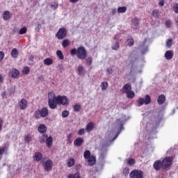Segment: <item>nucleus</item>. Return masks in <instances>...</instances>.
<instances>
[{
    "label": "nucleus",
    "mask_w": 178,
    "mask_h": 178,
    "mask_svg": "<svg viewBox=\"0 0 178 178\" xmlns=\"http://www.w3.org/2000/svg\"><path fill=\"white\" fill-rule=\"evenodd\" d=\"M69 99L65 95L54 96L53 98H49L48 100L50 109H56L58 105H69Z\"/></svg>",
    "instance_id": "1"
},
{
    "label": "nucleus",
    "mask_w": 178,
    "mask_h": 178,
    "mask_svg": "<svg viewBox=\"0 0 178 178\" xmlns=\"http://www.w3.org/2000/svg\"><path fill=\"white\" fill-rule=\"evenodd\" d=\"M70 55H72V56L76 55L78 59L83 60L87 58V50H86L84 47L80 46L77 49H76V48L72 49L70 50Z\"/></svg>",
    "instance_id": "2"
},
{
    "label": "nucleus",
    "mask_w": 178,
    "mask_h": 178,
    "mask_svg": "<svg viewBox=\"0 0 178 178\" xmlns=\"http://www.w3.org/2000/svg\"><path fill=\"white\" fill-rule=\"evenodd\" d=\"M48 115H49V111H48L47 107H44L41 110H36L34 113V116L36 119H40V118H47Z\"/></svg>",
    "instance_id": "3"
},
{
    "label": "nucleus",
    "mask_w": 178,
    "mask_h": 178,
    "mask_svg": "<svg viewBox=\"0 0 178 178\" xmlns=\"http://www.w3.org/2000/svg\"><path fill=\"white\" fill-rule=\"evenodd\" d=\"M148 105L149 104H151V97L149 96V95H147L145 96V98H143L140 97L139 98V99L138 100V106H143V105Z\"/></svg>",
    "instance_id": "4"
},
{
    "label": "nucleus",
    "mask_w": 178,
    "mask_h": 178,
    "mask_svg": "<svg viewBox=\"0 0 178 178\" xmlns=\"http://www.w3.org/2000/svg\"><path fill=\"white\" fill-rule=\"evenodd\" d=\"M130 178H144V172L140 170H134L129 174Z\"/></svg>",
    "instance_id": "5"
},
{
    "label": "nucleus",
    "mask_w": 178,
    "mask_h": 178,
    "mask_svg": "<svg viewBox=\"0 0 178 178\" xmlns=\"http://www.w3.org/2000/svg\"><path fill=\"white\" fill-rule=\"evenodd\" d=\"M162 163L163 169H168L169 166H172V163H173V158L172 156H166L163 159Z\"/></svg>",
    "instance_id": "6"
},
{
    "label": "nucleus",
    "mask_w": 178,
    "mask_h": 178,
    "mask_svg": "<svg viewBox=\"0 0 178 178\" xmlns=\"http://www.w3.org/2000/svg\"><path fill=\"white\" fill-rule=\"evenodd\" d=\"M66 35H67V31H66L65 28L59 29L56 34V37L58 38V40H63Z\"/></svg>",
    "instance_id": "7"
},
{
    "label": "nucleus",
    "mask_w": 178,
    "mask_h": 178,
    "mask_svg": "<svg viewBox=\"0 0 178 178\" xmlns=\"http://www.w3.org/2000/svg\"><path fill=\"white\" fill-rule=\"evenodd\" d=\"M8 76H11L13 79H17L20 76V72L16 68H13L9 71Z\"/></svg>",
    "instance_id": "8"
},
{
    "label": "nucleus",
    "mask_w": 178,
    "mask_h": 178,
    "mask_svg": "<svg viewBox=\"0 0 178 178\" xmlns=\"http://www.w3.org/2000/svg\"><path fill=\"white\" fill-rule=\"evenodd\" d=\"M54 165V163L52 162V160L48 159L45 163H44V170L46 172H49V170H52V165Z\"/></svg>",
    "instance_id": "9"
},
{
    "label": "nucleus",
    "mask_w": 178,
    "mask_h": 178,
    "mask_svg": "<svg viewBox=\"0 0 178 178\" xmlns=\"http://www.w3.org/2000/svg\"><path fill=\"white\" fill-rule=\"evenodd\" d=\"M154 169H155L156 170H161V169H164L163 168V163H162V161L157 160L156 161L154 164Z\"/></svg>",
    "instance_id": "10"
},
{
    "label": "nucleus",
    "mask_w": 178,
    "mask_h": 178,
    "mask_svg": "<svg viewBox=\"0 0 178 178\" xmlns=\"http://www.w3.org/2000/svg\"><path fill=\"white\" fill-rule=\"evenodd\" d=\"M47 130H48V128L47 127V125H45V124H40L38 127V131L41 134L47 133Z\"/></svg>",
    "instance_id": "11"
},
{
    "label": "nucleus",
    "mask_w": 178,
    "mask_h": 178,
    "mask_svg": "<svg viewBox=\"0 0 178 178\" xmlns=\"http://www.w3.org/2000/svg\"><path fill=\"white\" fill-rule=\"evenodd\" d=\"M19 108L24 111V109H26L27 108V100L25 99H22L20 102H19Z\"/></svg>",
    "instance_id": "12"
},
{
    "label": "nucleus",
    "mask_w": 178,
    "mask_h": 178,
    "mask_svg": "<svg viewBox=\"0 0 178 178\" xmlns=\"http://www.w3.org/2000/svg\"><path fill=\"white\" fill-rule=\"evenodd\" d=\"M83 143H84V139L79 137L74 140V145H75V147H81V145H83Z\"/></svg>",
    "instance_id": "13"
},
{
    "label": "nucleus",
    "mask_w": 178,
    "mask_h": 178,
    "mask_svg": "<svg viewBox=\"0 0 178 178\" xmlns=\"http://www.w3.org/2000/svg\"><path fill=\"white\" fill-rule=\"evenodd\" d=\"M95 124L92 122H90L89 123H88L86 124V130L88 133H91V131H92V130H94V127H95Z\"/></svg>",
    "instance_id": "14"
},
{
    "label": "nucleus",
    "mask_w": 178,
    "mask_h": 178,
    "mask_svg": "<svg viewBox=\"0 0 178 178\" xmlns=\"http://www.w3.org/2000/svg\"><path fill=\"white\" fill-rule=\"evenodd\" d=\"M173 51L172 50H168L165 53V58L167 59V60H170V59L173 58Z\"/></svg>",
    "instance_id": "15"
},
{
    "label": "nucleus",
    "mask_w": 178,
    "mask_h": 178,
    "mask_svg": "<svg viewBox=\"0 0 178 178\" xmlns=\"http://www.w3.org/2000/svg\"><path fill=\"white\" fill-rule=\"evenodd\" d=\"M87 159H88V164L89 166H94V165H95V162H97L95 156H91Z\"/></svg>",
    "instance_id": "16"
},
{
    "label": "nucleus",
    "mask_w": 178,
    "mask_h": 178,
    "mask_svg": "<svg viewBox=\"0 0 178 178\" xmlns=\"http://www.w3.org/2000/svg\"><path fill=\"white\" fill-rule=\"evenodd\" d=\"M130 91H131V86L130 84L127 83L122 87V92L124 94H127V92Z\"/></svg>",
    "instance_id": "17"
},
{
    "label": "nucleus",
    "mask_w": 178,
    "mask_h": 178,
    "mask_svg": "<svg viewBox=\"0 0 178 178\" xmlns=\"http://www.w3.org/2000/svg\"><path fill=\"white\" fill-rule=\"evenodd\" d=\"M165 101H166V97L164 95H161L159 96L157 99L159 105H163V104H165Z\"/></svg>",
    "instance_id": "18"
},
{
    "label": "nucleus",
    "mask_w": 178,
    "mask_h": 178,
    "mask_svg": "<svg viewBox=\"0 0 178 178\" xmlns=\"http://www.w3.org/2000/svg\"><path fill=\"white\" fill-rule=\"evenodd\" d=\"M33 158L35 161H36L37 162H40V161L42 159V154H41L40 152H35Z\"/></svg>",
    "instance_id": "19"
},
{
    "label": "nucleus",
    "mask_w": 178,
    "mask_h": 178,
    "mask_svg": "<svg viewBox=\"0 0 178 178\" xmlns=\"http://www.w3.org/2000/svg\"><path fill=\"white\" fill-rule=\"evenodd\" d=\"M11 56L12 58H14L15 59L17 58L19 56V51L17 49L14 48L11 51Z\"/></svg>",
    "instance_id": "20"
},
{
    "label": "nucleus",
    "mask_w": 178,
    "mask_h": 178,
    "mask_svg": "<svg viewBox=\"0 0 178 178\" xmlns=\"http://www.w3.org/2000/svg\"><path fill=\"white\" fill-rule=\"evenodd\" d=\"M52 141H54V138H52V136H49L47 139H46V145L47 147H48V148H51V147H52Z\"/></svg>",
    "instance_id": "21"
},
{
    "label": "nucleus",
    "mask_w": 178,
    "mask_h": 178,
    "mask_svg": "<svg viewBox=\"0 0 178 178\" xmlns=\"http://www.w3.org/2000/svg\"><path fill=\"white\" fill-rule=\"evenodd\" d=\"M74 163H76V161H74V159L73 158H69L67 162V165L68 168H72V166H74Z\"/></svg>",
    "instance_id": "22"
},
{
    "label": "nucleus",
    "mask_w": 178,
    "mask_h": 178,
    "mask_svg": "<svg viewBox=\"0 0 178 178\" xmlns=\"http://www.w3.org/2000/svg\"><path fill=\"white\" fill-rule=\"evenodd\" d=\"M44 65H46V66H51L52 63H54V60L51 58H45L43 61Z\"/></svg>",
    "instance_id": "23"
},
{
    "label": "nucleus",
    "mask_w": 178,
    "mask_h": 178,
    "mask_svg": "<svg viewBox=\"0 0 178 178\" xmlns=\"http://www.w3.org/2000/svg\"><path fill=\"white\" fill-rule=\"evenodd\" d=\"M3 20H9L10 19V12L6 10L3 13Z\"/></svg>",
    "instance_id": "24"
},
{
    "label": "nucleus",
    "mask_w": 178,
    "mask_h": 178,
    "mask_svg": "<svg viewBox=\"0 0 178 178\" xmlns=\"http://www.w3.org/2000/svg\"><path fill=\"white\" fill-rule=\"evenodd\" d=\"M78 76H82V74H86V70H84V67L79 66L77 69Z\"/></svg>",
    "instance_id": "25"
},
{
    "label": "nucleus",
    "mask_w": 178,
    "mask_h": 178,
    "mask_svg": "<svg viewBox=\"0 0 178 178\" xmlns=\"http://www.w3.org/2000/svg\"><path fill=\"white\" fill-rule=\"evenodd\" d=\"M61 44H62L63 48H67V47H69V45H70V40H69V39H65V40H63Z\"/></svg>",
    "instance_id": "26"
},
{
    "label": "nucleus",
    "mask_w": 178,
    "mask_h": 178,
    "mask_svg": "<svg viewBox=\"0 0 178 178\" xmlns=\"http://www.w3.org/2000/svg\"><path fill=\"white\" fill-rule=\"evenodd\" d=\"M152 16H153V17H155L156 19H158L159 17V10H153L152 12Z\"/></svg>",
    "instance_id": "27"
},
{
    "label": "nucleus",
    "mask_w": 178,
    "mask_h": 178,
    "mask_svg": "<svg viewBox=\"0 0 178 178\" xmlns=\"http://www.w3.org/2000/svg\"><path fill=\"white\" fill-rule=\"evenodd\" d=\"M24 140L25 143H30L33 140V138H31V134H28L25 135L24 137Z\"/></svg>",
    "instance_id": "28"
},
{
    "label": "nucleus",
    "mask_w": 178,
    "mask_h": 178,
    "mask_svg": "<svg viewBox=\"0 0 178 178\" xmlns=\"http://www.w3.org/2000/svg\"><path fill=\"white\" fill-rule=\"evenodd\" d=\"M47 138H48V134H42L40 143H41V144L45 143V141H47Z\"/></svg>",
    "instance_id": "29"
},
{
    "label": "nucleus",
    "mask_w": 178,
    "mask_h": 178,
    "mask_svg": "<svg viewBox=\"0 0 178 178\" xmlns=\"http://www.w3.org/2000/svg\"><path fill=\"white\" fill-rule=\"evenodd\" d=\"M74 112H80L81 111V105L79 103L76 104L74 106Z\"/></svg>",
    "instance_id": "30"
},
{
    "label": "nucleus",
    "mask_w": 178,
    "mask_h": 178,
    "mask_svg": "<svg viewBox=\"0 0 178 178\" xmlns=\"http://www.w3.org/2000/svg\"><path fill=\"white\" fill-rule=\"evenodd\" d=\"M135 95L136 94L134 93V91L129 90V92H127V97L130 99H133V97H135Z\"/></svg>",
    "instance_id": "31"
},
{
    "label": "nucleus",
    "mask_w": 178,
    "mask_h": 178,
    "mask_svg": "<svg viewBox=\"0 0 178 178\" xmlns=\"http://www.w3.org/2000/svg\"><path fill=\"white\" fill-rule=\"evenodd\" d=\"M91 156V152L90 150H86L83 153V158L88 159Z\"/></svg>",
    "instance_id": "32"
},
{
    "label": "nucleus",
    "mask_w": 178,
    "mask_h": 178,
    "mask_svg": "<svg viewBox=\"0 0 178 178\" xmlns=\"http://www.w3.org/2000/svg\"><path fill=\"white\" fill-rule=\"evenodd\" d=\"M56 55L60 59V60H63L65 59V56H63V53H62V51L58 50L56 51Z\"/></svg>",
    "instance_id": "33"
},
{
    "label": "nucleus",
    "mask_w": 178,
    "mask_h": 178,
    "mask_svg": "<svg viewBox=\"0 0 178 178\" xmlns=\"http://www.w3.org/2000/svg\"><path fill=\"white\" fill-rule=\"evenodd\" d=\"M172 44H173V39H172V38L168 39L165 42V45L168 48H170V47H172Z\"/></svg>",
    "instance_id": "34"
},
{
    "label": "nucleus",
    "mask_w": 178,
    "mask_h": 178,
    "mask_svg": "<svg viewBox=\"0 0 178 178\" xmlns=\"http://www.w3.org/2000/svg\"><path fill=\"white\" fill-rule=\"evenodd\" d=\"M131 26L133 27H137V26H138V19L137 18H134L131 20Z\"/></svg>",
    "instance_id": "35"
},
{
    "label": "nucleus",
    "mask_w": 178,
    "mask_h": 178,
    "mask_svg": "<svg viewBox=\"0 0 178 178\" xmlns=\"http://www.w3.org/2000/svg\"><path fill=\"white\" fill-rule=\"evenodd\" d=\"M127 10V7L123 6V7H119L118 8V13H124Z\"/></svg>",
    "instance_id": "36"
},
{
    "label": "nucleus",
    "mask_w": 178,
    "mask_h": 178,
    "mask_svg": "<svg viewBox=\"0 0 178 178\" xmlns=\"http://www.w3.org/2000/svg\"><path fill=\"white\" fill-rule=\"evenodd\" d=\"M101 88H102V91H105V90H107L108 89V82H102V84H101Z\"/></svg>",
    "instance_id": "37"
},
{
    "label": "nucleus",
    "mask_w": 178,
    "mask_h": 178,
    "mask_svg": "<svg viewBox=\"0 0 178 178\" xmlns=\"http://www.w3.org/2000/svg\"><path fill=\"white\" fill-rule=\"evenodd\" d=\"M112 49H113L114 51H118V49H119V48H120V45L119 44V42H117L115 43V44H113L111 47Z\"/></svg>",
    "instance_id": "38"
},
{
    "label": "nucleus",
    "mask_w": 178,
    "mask_h": 178,
    "mask_svg": "<svg viewBox=\"0 0 178 178\" xmlns=\"http://www.w3.org/2000/svg\"><path fill=\"white\" fill-rule=\"evenodd\" d=\"M29 73H30V67L27 66L24 67L22 70V74H29Z\"/></svg>",
    "instance_id": "39"
},
{
    "label": "nucleus",
    "mask_w": 178,
    "mask_h": 178,
    "mask_svg": "<svg viewBox=\"0 0 178 178\" xmlns=\"http://www.w3.org/2000/svg\"><path fill=\"white\" fill-rule=\"evenodd\" d=\"M26 33H27V28L26 26L22 28L19 31V34H20L21 35L23 34H26Z\"/></svg>",
    "instance_id": "40"
},
{
    "label": "nucleus",
    "mask_w": 178,
    "mask_h": 178,
    "mask_svg": "<svg viewBox=\"0 0 178 178\" xmlns=\"http://www.w3.org/2000/svg\"><path fill=\"white\" fill-rule=\"evenodd\" d=\"M127 42L129 47H133V45H134V39L131 37L129 39L127 40Z\"/></svg>",
    "instance_id": "41"
},
{
    "label": "nucleus",
    "mask_w": 178,
    "mask_h": 178,
    "mask_svg": "<svg viewBox=\"0 0 178 178\" xmlns=\"http://www.w3.org/2000/svg\"><path fill=\"white\" fill-rule=\"evenodd\" d=\"M72 137H73V134H70L67 136V143L68 144H72Z\"/></svg>",
    "instance_id": "42"
},
{
    "label": "nucleus",
    "mask_w": 178,
    "mask_h": 178,
    "mask_svg": "<svg viewBox=\"0 0 178 178\" xmlns=\"http://www.w3.org/2000/svg\"><path fill=\"white\" fill-rule=\"evenodd\" d=\"M86 63L91 66L92 65V57L90 56L86 60Z\"/></svg>",
    "instance_id": "43"
},
{
    "label": "nucleus",
    "mask_w": 178,
    "mask_h": 178,
    "mask_svg": "<svg viewBox=\"0 0 178 178\" xmlns=\"http://www.w3.org/2000/svg\"><path fill=\"white\" fill-rule=\"evenodd\" d=\"M175 13H178V3H175L172 6Z\"/></svg>",
    "instance_id": "44"
},
{
    "label": "nucleus",
    "mask_w": 178,
    "mask_h": 178,
    "mask_svg": "<svg viewBox=\"0 0 178 178\" xmlns=\"http://www.w3.org/2000/svg\"><path fill=\"white\" fill-rule=\"evenodd\" d=\"M70 113L69 112V111L65 110L62 112V117L63 118H67V116H69Z\"/></svg>",
    "instance_id": "45"
},
{
    "label": "nucleus",
    "mask_w": 178,
    "mask_h": 178,
    "mask_svg": "<svg viewBox=\"0 0 178 178\" xmlns=\"http://www.w3.org/2000/svg\"><path fill=\"white\" fill-rule=\"evenodd\" d=\"M165 26L166 27H168V29H170L172 27V20L170 19H168L165 22Z\"/></svg>",
    "instance_id": "46"
},
{
    "label": "nucleus",
    "mask_w": 178,
    "mask_h": 178,
    "mask_svg": "<svg viewBox=\"0 0 178 178\" xmlns=\"http://www.w3.org/2000/svg\"><path fill=\"white\" fill-rule=\"evenodd\" d=\"M134 163H136V160H134V159H129V160H128V164H129L130 166L134 165Z\"/></svg>",
    "instance_id": "47"
},
{
    "label": "nucleus",
    "mask_w": 178,
    "mask_h": 178,
    "mask_svg": "<svg viewBox=\"0 0 178 178\" xmlns=\"http://www.w3.org/2000/svg\"><path fill=\"white\" fill-rule=\"evenodd\" d=\"M58 6H59V3L58 2H54V4L51 5V8H53L54 10H56Z\"/></svg>",
    "instance_id": "48"
},
{
    "label": "nucleus",
    "mask_w": 178,
    "mask_h": 178,
    "mask_svg": "<svg viewBox=\"0 0 178 178\" xmlns=\"http://www.w3.org/2000/svg\"><path fill=\"white\" fill-rule=\"evenodd\" d=\"M84 133H86L84 129H81L78 131V136H84Z\"/></svg>",
    "instance_id": "49"
},
{
    "label": "nucleus",
    "mask_w": 178,
    "mask_h": 178,
    "mask_svg": "<svg viewBox=\"0 0 178 178\" xmlns=\"http://www.w3.org/2000/svg\"><path fill=\"white\" fill-rule=\"evenodd\" d=\"M129 172H130V170L129 169V168H125L123 170V173L124 175H125V176L129 175Z\"/></svg>",
    "instance_id": "50"
},
{
    "label": "nucleus",
    "mask_w": 178,
    "mask_h": 178,
    "mask_svg": "<svg viewBox=\"0 0 178 178\" xmlns=\"http://www.w3.org/2000/svg\"><path fill=\"white\" fill-rule=\"evenodd\" d=\"M3 58H5V53L0 51V62L3 60Z\"/></svg>",
    "instance_id": "51"
},
{
    "label": "nucleus",
    "mask_w": 178,
    "mask_h": 178,
    "mask_svg": "<svg viewBox=\"0 0 178 178\" xmlns=\"http://www.w3.org/2000/svg\"><path fill=\"white\" fill-rule=\"evenodd\" d=\"M6 149V147H4L3 148H0V155H3V152H5Z\"/></svg>",
    "instance_id": "52"
},
{
    "label": "nucleus",
    "mask_w": 178,
    "mask_h": 178,
    "mask_svg": "<svg viewBox=\"0 0 178 178\" xmlns=\"http://www.w3.org/2000/svg\"><path fill=\"white\" fill-rule=\"evenodd\" d=\"M117 123L119 124V126H123V121L120 119L117 120Z\"/></svg>",
    "instance_id": "53"
},
{
    "label": "nucleus",
    "mask_w": 178,
    "mask_h": 178,
    "mask_svg": "<svg viewBox=\"0 0 178 178\" xmlns=\"http://www.w3.org/2000/svg\"><path fill=\"white\" fill-rule=\"evenodd\" d=\"M106 72H107L108 74H112V72H113L112 67L107 68Z\"/></svg>",
    "instance_id": "54"
},
{
    "label": "nucleus",
    "mask_w": 178,
    "mask_h": 178,
    "mask_svg": "<svg viewBox=\"0 0 178 178\" xmlns=\"http://www.w3.org/2000/svg\"><path fill=\"white\" fill-rule=\"evenodd\" d=\"M159 6H165V0H161L159 2Z\"/></svg>",
    "instance_id": "55"
},
{
    "label": "nucleus",
    "mask_w": 178,
    "mask_h": 178,
    "mask_svg": "<svg viewBox=\"0 0 178 178\" xmlns=\"http://www.w3.org/2000/svg\"><path fill=\"white\" fill-rule=\"evenodd\" d=\"M1 97H2V98H6V92H3L1 93Z\"/></svg>",
    "instance_id": "56"
},
{
    "label": "nucleus",
    "mask_w": 178,
    "mask_h": 178,
    "mask_svg": "<svg viewBox=\"0 0 178 178\" xmlns=\"http://www.w3.org/2000/svg\"><path fill=\"white\" fill-rule=\"evenodd\" d=\"M29 59V60L33 62L34 60V56H30Z\"/></svg>",
    "instance_id": "57"
},
{
    "label": "nucleus",
    "mask_w": 178,
    "mask_h": 178,
    "mask_svg": "<svg viewBox=\"0 0 178 178\" xmlns=\"http://www.w3.org/2000/svg\"><path fill=\"white\" fill-rule=\"evenodd\" d=\"M35 30H41V24H38V28H36Z\"/></svg>",
    "instance_id": "58"
},
{
    "label": "nucleus",
    "mask_w": 178,
    "mask_h": 178,
    "mask_svg": "<svg viewBox=\"0 0 178 178\" xmlns=\"http://www.w3.org/2000/svg\"><path fill=\"white\" fill-rule=\"evenodd\" d=\"M79 1V0H70V2H71V3H76Z\"/></svg>",
    "instance_id": "59"
},
{
    "label": "nucleus",
    "mask_w": 178,
    "mask_h": 178,
    "mask_svg": "<svg viewBox=\"0 0 178 178\" xmlns=\"http://www.w3.org/2000/svg\"><path fill=\"white\" fill-rule=\"evenodd\" d=\"M0 83H3V76L0 74Z\"/></svg>",
    "instance_id": "60"
},
{
    "label": "nucleus",
    "mask_w": 178,
    "mask_h": 178,
    "mask_svg": "<svg viewBox=\"0 0 178 178\" xmlns=\"http://www.w3.org/2000/svg\"><path fill=\"white\" fill-rule=\"evenodd\" d=\"M175 22H176L177 26H178V15L175 19Z\"/></svg>",
    "instance_id": "61"
},
{
    "label": "nucleus",
    "mask_w": 178,
    "mask_h": 178,
    "mask_svg": "<svg viewBox=\"0 0 178 178\" xmlns=\"http://www.w3.org/2000/svg\"><path fill=\"white\" fill-rule=\"evenodd\" d=\"M113 15H115L116 13V10L113 9L112 10Z\"/></svg>",
    "instance_id": "62"
},
{
    "label": "nucleus",
    "mask_w": 178,
    "mask_h": 178,
    "mask_svg": "<svg viewBox=\"0 0 178 178\" xmlns=\"http://www.w3.org/2000/svg\"><path fill=\"white\" fill-rule=\"evenodd\" d=\"M14 94H15V90H13V92H11L10 93V95H14Z\"/></svg>",
    "instance_id": "63"
},
{
    "label": "nucleus",
    "mask_w": 178,
    "mask_h": 178,
    "mask_svg": "<svg viewBox=\"0 0 178 178\" xmlns=\"http://www.w3.org/2000/svg\"><path fill=\"white\" fill-rule=\"evenodd\" d=\"M2 124H1V123H0V131L2 130Z\"/></svg>",
    "instance_id": "64"
}]
</instances>
